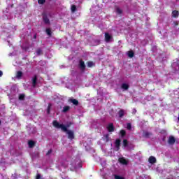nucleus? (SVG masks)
Wrapping results in <instances>:
<instances>
[{
	"label": "nucleus",
	"mask_w": 179,
	"mask_h": 179,
	"mask_svg": "<svg viewBox=\"0 0 179 179\" xmlns=\"http://www.w3.org/2000/svg\"><path fill=\"white\" fill-rule=\"evenodd\" d=\"M24 97H25L24 94H20L19 95L18 99H19V100H24Z\"/></svg>",
	"instance_id": "obj_29"
},
{
	"label": "nucleus",
	"mask_w": 179,
	"mask_h": 179,
	"mask_svg": "<svg viewBox=\"0 0 179 179\" xmlns=\"http://www.w3.org/2000/svg\"><path fill=\"white\" fill-rule=\"evenodd\" d=\"M22 76H23V72L21 71H18L16 74V78L17 79H22Z\"/></svg>",
	"instance_id": "obj_18"
},
{
	"label": "nucleus",
	"mask_w": 179,
	"mask_h": 179,
	"mask_svg": "<svg viewBox=\"0 0 179 179\" xmlns=\"http://www.w3.org/2000/svg\"><path fill=\"white\" fill-rule=\"evenodd\" d=\"M113 40V35L109 34L108 32L105 33V41L106 43H110Z\"/></svg>",
	"instance_id": "obj_4"
},
{
	"label": "nucleus",
	"mask_w": 179,
	"mask_h": 179,
	"mask_svg": "<svg viewBox=\"0 0 179 179\" xmlns=\"http://www.w3.org/2000/svg\"><path fill=\"white\" fill-rule=\"evenodd\" d=\"M168 143L169 145H174L176 143V138L173 136H169Z\"/></svg>",
	"instance_id": "obj_8"
},
{
	"label": "nucleus",
	"mask_w": 179,
	"mask_h": 179,
	"mask_svg": "<svg viewBox=\"0 0 179 179\" xmlns=\"http://www.w3.org/2000/svg\"><path fill=\"white\" fill-rule=\"evenodd\" d=\"M78 67L82 71V72H85L86 71V64H85V62L80 59L79 61Z\"/></svg>",
	"instance_id": "obj_3"
},
{
	"label": "nucleus",
	"mask_w": 179,
	"mask_h": 179,
	"mask_svg": "<svg viewBox=\"0 0 179 179\" xmlns=\"http://www.w3.org/2000/svg\"><path fill=\"white\" fill-rule=\"evenodd\" d=\"M124 115H125V110H124L123 109H121L118 111L119 118H122V117H124Z\"/></svg>",
	"instance_id": "obj_14"
},
{
	"label": "nucleus",
	"mask_w": 179,
	"mask_h": 179,
	"mask_svg": "<svg viewBox=\"0 0 179 179\" xmlns=\"http://www.w3.org/2000/svg\"><path fill=\"white\" fill-rule=\"evenodd\" d=\"M0 125H1V121H0Z\"/></svg>",
	"instance_id": "obj_40"
},
{
	"label": "nucleus",
	"mask_w": 179,
	"mask_h": 179,
	"mask_svg": "<svg viewBox=\"0 0 179 179\" xmlns=\"http://www.w3.org/2000/svg\"><path fill=\"white\" fill-rule=\"evenodd\" d=\"M127 129H129V131L132 129V125L131 124V123L127 124Z\"/></svg>",
	"instance_id": "obj_33"
},
{
	"label": "nucleus",
	"mask_w": 179,
	"mask_h": 179,
	"mask_svg": "<svg viewBox=\"0 0 179 179\" xmlns=\"http://www.w3.org/2000/svg\"><path fill=\"white\" fill-rule=\"evenodd\" d=\"M118 162L119 163H120L121 164H123L124 166H127V164H128L127 160L124 157L119 158Z\"/></svg>",
	"instance_id": "obj_9"
},
{
	"label": "nucleus",
	"mask_w": 179,
	"mask_h": 179,
	"mask_svg": "<svg viewBox=\"0 0 179 179\" xmlns=\"http://www.w3.org/2000/svg\"><path fill=\"white\" fill-rule=\"evenodd\" d=\"M115 179H124V177L118 176V175H114Z\"/></svg>",
	"instance_id": "obj_32"
},
{
	"label": "nucleus",
	"mask_w": 179,
	"mask_h": 179,
	"mask_svg": "<svg viewBox=\"0 0 179 179\" xmlns=\"http://www.w3.org/2000/svg\"><path fill=\"white\" fill-rule=\"evenodd\" d=\"M63 132H66V134H68V139H70L71 141H73V139H75V133L73 131L69 130L66 127V130H63Z\"/></svg>",
	"instance_id": "obj_2"
},
{
	"label": "nucleus",
	"mask_w": 179,
	"mask_h": 179,
	"mask_svg": "<svg viewBox=\"0 0 179 179\" xmlns=\"http://www.w3.org/2000/svg\"><path fill=\"white\" fill-rule=\"evenodd\" d=\"M71 12L73 13H75V12H76V5H72L71 7Z\"/></svg>",
	"instance_id": "obj_26"
},
{
	"label": "nucleus",
	"mask_w": 179,
	"mask_h": 179,
	"mask_svg": "<svg viewBox=\"0 0 179 179\" xmlns=\"http://www.w3.org/2000/svg\"><path fill=\"white\" fill-rule=\"evenodd\" d=\"M71 125H72V122H69L68 124H66V126H65L67 128H69V127H71Z\"/></svg>",
	"instance_id": "obj_36"
},
{
	"label": "nucleus",
	"mask_w": 179,
	"mask_h": 179,
	"mask_svg": "<svg viewBox=\"0 0 179 179\" xmlns=\"http://www.w3.org/2000/svg\"><path fill=\"white\" fill-rule=\"evenodd\" d=\"M2 75H3V73L2 72V71H0V77L2 76Z\"/></svg>",
	"instance_id": "obj_37"
},
{
	"label": "nucleus",
	"mask_w": 179,
	"mask_h": 179,
	"mask_svg": "<svg viewBox=\"0 0 179 179\" xmlns=\"http://www.w3.org/2000/svg\"><path fill=\"white\" fill-rule=\"evenodd\" d=\"M104 141H106V142H110V134H106L104 135Z\"/></svg>",
	"instance_id": "obj_25"
},
{
	"label": "nucleus",
	"mask_w": 179,
	"mask_h": 179,
	"mask_svg": "<svg viewBox=\"0 0 179 179\" xmlns=\"http://www.w3.org/2000/svg\"><path fill=\"white\" fill-rule=\"evenodd\" d=\"M69 110H71V106H66L63 108L62 113H68Z\"/></svg>",
	"instance_id": "obj_22"
},
{
	"label": "nucleus",
	"mask_w": 179,
	"mask_h": 179,
	"mask_svg": "<svg viewBox=\"0 0 179 179\" xmlns=\"http://www.w3.org/2000/svg\"><path fill=\"white\" fill-rule=\"evenodd\" d=\"M153 134L152 132H148V131H143V138H150Z\"/></svg>",
	"instance_id": "obj_10"
},
{
	"label": "nucleus",
	"mask_w": 179,
	"mask_h": 179,
	"mask_svg": "<svg viewBox=\"0 0 179 179\" xmlns=\"http://www.w3.org/2000/svg\"><path fill=\"white\" fill-rule=\"evenodd\" d=\"M52 125H53V127H55V128H58V129L60 128L62 129V131H66V127L63 124H59L58 122V121H57V120H54L52 122Z\"/></svg>",
	"instance_id": "obj_1"
},
{
	"label": "nucleus",
	"mask_w": 179,
	"mask_h": 179,
	"mask_svg": "<svg viewBox=\"0 0 179 179\" xmlns=\"http://www.w3.org/2000/svg\"><path fill=\"white\" fill-rule=\"evenodd\" d=\"M121 89L123 90H128V89H129V85L127 83H122L121 85Z\"/></svg>",
	"instance_id": "obj_15"
},
{
	"label": "nucleus",
	"mask_w": 179,
	"mask_h": 179,
	"mask_svg": "<svg viewBox=\"0 0 179 179\" xmlns=\"http://www.w3.org/2000/svg\"><path fill=\"white\" fill-rule=\"evenodd\" d=\"M70 103H72L73 106H79V101H78L76 99H69Z\"/></svg>",
	"instance_id": "obj_12"
},
{
	"label": "nucleus",
	"mask_w": 179,
	"mask_h": 179,
	"mask_svg": "<svg viewBox=\"0 0 179 179\" xmlns=\"http://www.w3.org/2000/svg\"><path fill=\"white\" fill-rule=\"evenodd\" d=\"M87 66L88 68H93V66H94V62H92V61H89L87 62Z\"/></svg>",
	"instance_id": "obj_20"
},
{
	"label": "nucleus",
	"mask_w": 179,
	"mask_h": 179,
	"mask_svg": "<svg viewBox=\"0 0 179 179\" xmlns=\"http://www.w3.org/2000/svg\"><path fill=\"white\" fill-rule=\"evenodd\" d=\"M116 13L117 15H122V10H121V8H120V7H117L116 8Z\"/></svg>",
	"instance_id": "obj_24"
},
{
	"label": "nucleus",
	"mask_w": 179,
	"mask_h": 179,
	"mask_svg": "<svg viewBox=\"0 0 179 179\" xmlns=\"http://www.w3.org/2000/svg\"><path fill=\"white\" fill-rule=\"evenodd\" d=\"M36 53L38 57H40V55H43V50H41V48H38V49H36Z\"/></svg>",
	"instance_id": "obj_17"
},
{
	"label": "nucleus",
	"mask_w": 179,
	"mask_h": 179,
	"mask_svg": "<svg viewBox=\"0 0 179 179\" xmlns=\"http://www.w3.org/2000/svg\"><path fill=\"white\" fill-rule=\"evenodd\" d=\"M135 113H136V110H134Z\"/></svg>",
	"instance_id": "obj_39"
},
{
	"label": "nucleus",
	"mask_w": 179,
	"mask_h": 179,
	"mask_svg": "<svg viewBox=\"0 0 179 179\" xmlns=\"http://www.w3.org/2000/svg\"><path fill=\"white\" fill-rule=\"evenodd\" d=\"M51 106H52L51 103H48V108H47L48 114H50V113L51 111Z\"/></svg>",
	"instance_id": "obj_28"
},
{
	"label": "nucleus",
	"mask_w": 179,
	"mask_h": 179,
	"mask_svg": "<svg viewBox=\"0 0 179 179\" xmlns=\"http://www.w3.org/2000/svg\"><path fill=\"white\" fill-rule=\"evenodd\" d=\"M115 146L117 150H120V148L121 146V140L120 138H117L115 141Z\"/></svg>",
	"instance_id": "obj_6"
},
{
	"label": "nucleus",
	"mask_w": 179,
	"mask_h": 179,
	"mask_svg": "<svg viewBox=\"0 0 179 179\" xmlns=\"http://www.w3.org/2000/svg\"><path fill=\"white\" fill-rule=\"evenodd\" d=\"M126 134H127V132L125 131V130L124 129L120 130V135L122 138H124V136H125Z\"/></svg>",
	"instance_id": "obj_27"
},
{
	"label": "nucleus",
	"mask_w": 179,
	"mask_h": 179,
	"mask_svg": "<svg viewBox=\"0 0 179 179\" xmlns=\"http://www.w3.org/2000/svg\"><path fill=\"white\" fill-rule=\"evenodd\" d=\"M32 86L33 87H36V86H37V76H34L32 78Z\"/></svg>",
	"instance_id": "obj_13"
},
{
	"label": "nucleus",
	"mask_w": 179,
	"mask_h": 179,
	"mask_svg": "<svg viewBox=\"0 0 179 179\" xmlns=\"http://www.w3.org/2000/svg\"><path fill=\"white\" fill-rule=\"evenodd\" d=\"M43 20L45 24H50V19L48 18L47 14H43Z\"/></svg>",
	"instance_id": "obj_7"
},
{
	"label": "nucleus",
	"mask_w": 179,
	"mask_h": 179,
	"mask_svg": "<svg viewBox=\"0 0 179 179\" xmlns=\"http://www.w3.org/2000/svg\"><path fill=\"white\" fill-rule=\"evenodd\" d=\"M34 38L36 40L37 38V34L34 35Z\"/></svg>",
	"instance_id": "obj_38"
},
{
	"label": "nucleus",
	"mask_w": 179,
	"mask_h": 179,
	"mask_svg": "<svg viewBox=\"0 0 179 179\" xmlns=\"http://www.w3.org/2000/svg\"><path fill=\"white\" fill-rule=\"evenodd\" d=\"M36 145V143H35L34 141L30 140V141H28V146H29V148H30L31 149L32 148H34V145Z\"/></svg>",
	"instance_id": "obj_16"
},
{
	"label": "nucleus",
	"mask_w": 179,
	"mask_h": 179,
	"mask_svg": "<svg viewBox=\"0 0 179 179\" xmlns=\"http://www.w3.org/2000/svg\"><path fill=\"white\" fill-rule=\"evenodd\" d=\"M148 162L149 163H150V164H155V163H156L157 162L156 157H155L154 156H150L148 159Z\"/></svg>",
	"instance_id": "obj_11"
},
{
	"label": "nucleus",
	"mask_w": 179,
	"mask_h": 179,
	"mask_svg": "<svg viewBox=\"0 0 179 179\" xmlns=\"http://www.w3.org/2000/svg\"><path fill=\"white\" fill-rule=\"evenodd\" d=\"M51 153H52V149H50L48 151V152L46 153V156H50V155H51Z\"/></svg>",
	"instance_id": "obj_34"
},
{
	"label": "nucleus",
	"mask_w": 179,
	"mask_h": 179,
	"mask_svg": "<svg viewBox=\"0 0 179 179\" xmlns=\"http://www.w3.org/2000/svg\"><path fill=\"white\" fill-rule=\"evenodd\" d=\"M179 12L178 10L172 11V17H178Z\"/></svg>",
	"instance_id": "obj_19"
},
{
	"label": "nucleus",
	"mask_w": 179,
	"mask_h": 179,
	"mask_svg": "<svg viewBox=\"0 0 179 179\" xmlns=\"http://www.w3.org/2000/svg\"><path fill=\"white\" fill-rule=\"evenodd\" d=\"M108 131L109 132H114L115 128L114 127V124L113 123H109L108 126L106 127Z\"/></svg>",
	"instance_id": "obj_5"
},
{
	"label": "nucleus",
	"mask_w": 179,
	"mask_h": 179,
	"mask_svg": "<svg viewBox=\"0 0 179 179\" xmlns=\"http://www.w3.org/2000/svg\"><path fill=\"white\" fill-rule=\"evenodd\" d=\"M45 31H46V34H48V36H49V37H51V36L52 34V31H51V29L47 28Z\"/></svg>",
	"instance_id": "obj_23"
},
{
	"label": "nucleus",
	"mask_w": 179,
	"mask_h": 179,
	"mask_svg": "<svg viewBox=\"0 0 179 179\" xmlns=\"http://www.w3.org/2000/svg\"><path fill=\"white\" fill-rule=\"evenodd\" d=\"M36 179H41V175L40 173L36 174Z\"/></svg>",
	"instance_id": "obj_35"
},
{
	"label": "nucleus",
	"mask_w": 179,
	"mask_h": 179,
	"mask_svg": "<svg viewBox=\"0 0 179 179\" xmlns=\"http://www.w3.org/2000/svg\"><path fill=\"white\" fill-rule=\"evenodd\" d=\"M38 3H39V5H44L45 0H38Z\"/></svg>",
	"instance_id": "obj_31"
},
{
	"label": "nucleus",
	"mask_w": 179,
	"mask_h": 179,
	"mask_svg": "<svg viewBox=\"0 0 179 179\" xmlns=\"http://www.w3.org/2000/svg\"><path fill=\"white\" fill-rule=\"evenodd\" d=\"M123 146L124 148H127V146H128V140H127V139L123 140Z\"/></svg>",
	"instance_id": "obj_30"
},
{
	"label": "nucleus",
	"mask_w": 179,
	"mask_h": 179,
	"mask_svg": "<svg viewBox=\"0 0 179 179\" xmlns=\"http://www.w3.org/2000/svg\"><path fill=\"white\" fill-rule=\"evenodd\" d=\"M134 55H135V53L134 52V51L129 50L128 52V57H129V58H134Z\"/></svg>",
	"instance_id": "obj_21"
}]
</instances>
